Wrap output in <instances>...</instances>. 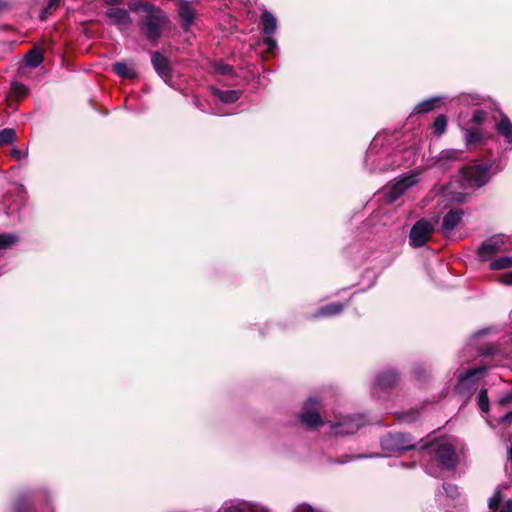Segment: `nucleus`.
<instances>
[{
    "instance_id": "obj_1",
    "label": "nucleus",
    "mask_w": 512,
    "mask_h": 512,
    "mask_svg": "<svg viewBox=\"0 0 512 512\" xmlns=\"http://www.w3.org/2000/svg\"><path fill=\"white\" fill-rule=\"evenodd\" d=\"M129 8L140 13L142 33L152 44H157L167 22L164 12L154 5L139 0L131 1Z\"/></svg>"
},
{
    "instance_id": "obj_2",
    "label": "nucleus",
    "mask_w": 512,
    "mask_h": 512,
    "mask_svg": "<svg viewBox=\"0 0 512 512\" xmlns=\"http://www.w3.org/2000/svg\"><path fill=\"white\" fill-rule=\"evenodd\" d=\"M489 180L488 168L481 164L462 168L459 175L455 177L452 186L458 184L463 191L455 192L454 199L458 202L464 201L466 191L473 190L485 185Z\"/></svg>"
},
{
    "instance_id": "obj_3",
    "label": "nucleus",
    "mask_w": 512,
    "mask_h": 512,
    "mask_svg": "<svg viewBox=\"0 0 512 512\" xmlns=\"http://www.w3.org/2000/svg\"><path fill=\"white\" fill-rule=\"evenodd\" d=\"M332 428V432L335 435H349L355 433L360 427L365 424L364 418L362 416H345L338 418L336 417V421H327Z\"/></svg>"
},
{
    "instance_id": "obj_4",
    "label": "nucleus",
    "mask_w": 512,
    "mask_h": 512,
    "mask_svg": "<svg viewBox=\"0 0 512 512\" xmlns=\"http://www.w3.org/2000/svg\"><path fill=\"white\" fill-rule=\"evenodd\" d=\"M434 231V225L430 221L420 219L410 231V242L413 247H422L429 240Z\"/></svg>"
},
{
    "instance_id": "obj_5",
    "label": "nucleus",
    "mask_w": 512,
    "mask_h": 512,
    "mask_svg": "<svg viewBox=\"0 0 512 512\" xmlns=\"http://www.w3.org/2000/svg\"><path fill=\"white\" fill-rule=\"evenodd\" d=\"M435 459L442 469L453 470L457 466L458 457L454 447L447 442L437 445Z\"/></svg>"
},
{
    "instance_id": "obj_6",
    "label": "nucleus",
    "mask_w": 512,
    "mask_h": 512,
    "mask_svg": "<svg viewBox=\"0 0 512 512\" xmlns=\"http://www.w3.org/2000/svg\"><path fill=\"white\" fill-rule=\"evenodd\" d=\"M381 446L389 452L404 451L414 447L410 435L404 433L389 434L383 437Z\"/></svg>"
},
{
    "instance_id": "obj_7",
    "label": "nucleus",
    "mask_w": 512,
    "mask_h": 512,
    "mask_svg": "<svg viewBox=\"0 0 512 512\" xmlns=\"http://www.w3.org/2000/svg\"><path fill=\"white\" fill-rule=\"evenodd\" d=\"M506 241L507 238L504 235H495L485 240L477 250L479 260L488 261L493 255L504 249Z\"/></svg>"
},
{
    "instance_id": "obj_8",
    "label": "nucleus",
    "mask_w": 512,
    "mask_h": 512,
    "mask_svg": "<svg viewBox=\"0 0 512 512\" xmlns=\"http://www.w3.org/2000/svg\"><path fill=\"white\" fill-rule=\"evenodd\" d=\"M485 371V367L469 369L465 374L459 376L456 390L463 395L468 394L470 390L475 386L476 381L484 375Z\"/></svg>"
},
{
    "instance_id": "obj_9",
    "label": "nucleus",
    "mask_w": 512,
    "mask_h": 512,
    "mask_svg": "<svg viewBox=\"0 0 512 512\" xmlns=\"http://www.w3.org/2000/svg\"><path fill=\"white\" fill-rule=\"evenodd\" d=\"M263 26V33L265 35L263 44L267 47L268 51H273L276 48V41L273 39V34L276 32L277 20L272 13L265 10L261 16Z\"/></svg>"
},
{
    "instance_id": "obj_10",
    "label": "nucleus",
    "mask_w": 512,
    "mask_h": 512,
    "mask_svg": "<svg viewBox=\"0 0 512 512\" xmlns=\"http://www.w3.org/2000/svg\"><path fill=\"white\" fill-rule=\"evenodd\" d=\"M418 182L417 175H406L394 183L386 193L388 202L396 201L407 189Z\"/></svg>"
},
{
    "instance_id": "obj_11",
    "label": "nucleus",
    "mask_w": 512,
    "mask_h": 512,
    "mask_svg": "<svg viewBox=\"0 0 512 512\" xmlns=\"http://www.w3.org/2000/svg\"><path fill=\"white\" fill-rule=\"evenodd\" d=\"M318 403L316 397H310L304 407V412L301 415V422L308 428H317L323 425L325 422L321 419L320 415L316 411L309 409V405H315Z\"/></svg>"
},
{
    "instance_id": "obj_12",
    "label": "nucleus",
    "mask_w": 512,
    "mask_h": 512,
    "mask_svg": "<svg viewBox=\"0 0 512 512\" xmlns=\"http://www.w3.org/2000/svg\"><path fill=\"white\" fill-rule=\"evenodd\" d=\"M152 65L157 74L165 81L171 78V68L168 60L159 52L152 53L151 56Z\"/></svg>"
},
{
    "instance_id": "obj_13",
    "label": "nucleus",
    "mask_w": 512,
    "mask_h": 512,
    "mask_svg": "<svg viewBox=\"0 0 512 512\" xmlns=\"http://www.w3.org/2000/svg\"><path fill=\"white\" fill-rule=\"evenodd\" d=\"M107 17L121 29H126L131 24L129 13L120 8H110L106 12Z\"/></svg>"
},
{
    "instance_id": "obj_14",
    "label": "nucleus",
    "mask_w": 512,
    "mask_h": 512,
    "mask_svg": "<svg viewBox=\"0 0 512 512\" xmlns=\"http://www.w3.org/2000/svg\"><path fill=\"white\" fill-rule=\"evenodd\" d=\"M463 212L461 210H451L443 218L442 231L450 233L461 221Z\"/></svg>"
},
{
    "instance_id": "obj_15",
    "label": "nucleus",
    "mask_w": 512,
    "mask_h": 512,
    "mask_svg": "<svg viewBox=\"0 0 512 512\" xmlns=\"http://www.w3.org/2000/svg\"><path fill=\"white\" fill-rule=\"evenodd\" d=\"M495 128L498 134L503 136L512 147V122L505 114L500 115V120L496 123Z\"/></svg>"
},
{
    "instance_id": "obj_16",
    "label": "nucleus",
    "mask_w": 512,
    "mask_h": 512,
    "mask_svg": "<svg viewBox=\"0 0 512 512\" xmlns=\"http://www.w3.org/2000/svg\"><path fill=\"white\" fill-rule=\"evenodd\" d=\"M397 382V375L394 371H387L379 375L375 381V386L380 389H388L395 385Z\"/></svg>"
},
{
    "instance_id": "obj_17",
    "label": "nucleus",
    "mask_w": 512,
    "mask_h": 512,
    "mask_svg": "<svg viewBox=\"0 0 512 512\" xmlns=\"http://www.w3.org/2000/svg\"><path fill=\"white\" fill-rule=\"evenodd\" d=\"M178 13L183 21L184 28L187 29L193 22L195 17V11L187 2H182L179 5Z\"/></svg>"
},
{
    "instance_id": "obj_18",
    "label": "nucleus",
    "mask_w": 512,
    "mask_h": 512,
    "mask_svg": "<svg viewBox=\"0 0 512 512\" xmlns=\"http://www.w3.org/2000/svg\"><path fill=\"white\" fill-rule=\"evenodd\" d=\"M213 93L223 103H233L240 97V93L235 90L222 91L219 89H213Z\"/></svg>"
},
{
    "instance_id": "obj_19",
    "label": "nucleus",
    "mask_w": 512,
    "mask_h": 512,
    "mask_svg": "<svg viewBox=\"0 0 512 512\" xmlns=\"http://www.w3.org/2000/svg\"><path fill=\"white\" fill-rule=\"evenodd\" d=\"M113 70L120 77L132 79L136 76L135 70L125 62L115 63Z\"/></svg>"
},
{
    "instance_id": "obj_20",
    "label": "nucleus",
    "mask_w": 512,
    "mask_h": 512,
    "mask_svg": "<svg viewBox=\"0 0 512 512\" xmlns=\"http://www.w3.org/2000/svg\"><path fill=\"white\" fill-rule=\"evenodd\" d=\"M343 305L341 303H332L320 308L315 317H328L339 314L343 310Z\"/></svg>"
},
{
    "instance_id": "obj_21",
    "label": "nucleus",
    "mask_w": 512,
    "mask_h": 512,
    "mask_svg": "<svg viewBox=\"0 0 512 512\" xmlns=\"http://www.w3.org/2000/svg\"><path fill=\"white\" fill-rule=\"evenodd\" d=\"M483 134L478 129L467 128L464 131V140L466 145L479 144L483 142Z\"/></svg>"
},
{
    "instance_id": "obj_22",
    "label": "nucleus",
    "mask_w": 512,
    "mask_h": 512,
    "mask_svg": "<svg viewBox=\"0 0 512 512\" xmlns=\"http://www.w3.org/2000/svg\"><path fill=\"white\" fill-rule=\"evenodd\" d=\"M512 267V256H502L492 260L489 264L491 270H503Z\"/></svg>"
},
{
    "instance_id": "obj_23",
    "label": "nucleus",
    "mask_w": 512,
    "mask_h": 512,
    "mask_svg": "<svg viewBox=\"0 0 512 512\" xmlns=\"http://www.w3.org/2000/svg\"><path fill=\"white\" fill-rule=\"evenodd\" d=\"M461 155H462V151H460V150L446 149V150L441 151L438 160L440 162H442L443 164H446L450 161L459 159L461 157Z\"/></svg>"
},
{
    "instance_id": "obj_24",
    "label": "nucleus",
    "mask_w": 512,
    "mask_h": 512,
    "mask_svg": "<svg viewBox=\"0 0 512 512\" xmlns=\"http://www.w3.org/2000/svg\"><path fill=\"white\" fill-rule=\"evenodd\" d=\"M456 99L461 105H479L481 100L477 94L466 93L460 94Z\"/></svg>"
},
{
    "instance_id": "obj_25",
    "label": "nucleus",
    "mask_w": 512,
    "mask_h": 512,
    "mask_svg": "<svg viewBox=\"0 0 512 512\" xmlns=\"http://www.w3.org/2000/svg\"><path fill=\"white\" fill-rule=\"evenodd\" d=\"M43 61L42 53L33 49L26 55V62L31 67H37Z\"/></svg>"
},
{
    "instance_id": "obj_26",
    "label": "nucleus",
    "mask_w": 512,
    "mask_h": 512,
    "mask_svg": "<svg viewBox=\"0 0 512 512\" xmlns=\"http://www.w3.org/2000/svg\"><path fill=\"white\" fill-rule=\"evenodd\" d=\"M438 101H439V98H437V97L424 100V101L420 102L415 107V111L417 113H427V112L433 110L435 103Z\"/></svg>"
},
{
    "instance_id": "obj_27",
    "label": "nucleus",
    "mask_w": 512,
    "mask_h": 512,
    "mask_svg": "<svg viewBox=\"0 0 512 512\" xmlns=\"http://www.w3.org/2000/svg\"><path fill=\"white\" fill-rule=\"evenodd\" d=\"M16 138L14 129L5 128L0 131V146L12 143Z\"/></svg>"
},
{
    "instance_id": "obj_28",
    "label": "nucleus",
    "mask_w": 512,
    "mask_h": 512,
    "mask_svg": "<svg viewBox=\"0 0 512 512\" xmlns=\"http://www.w3.org/2000/svg\"><path fill=\"white\" fill-rule=\"evenodd\" d=\"M27 92L28 89L23 83L15 81L11 84V94L15 98H22L27 94Z\"/></svg>"
},
{
    "instance_id": "obj_29",
    "label": "nucleus",
    "mask_w": 512,
    "mask_h": 512,
    "mask_svg": "<svg viewBox=\"0 0 512 512\" xmlns=\"http://www.w3.org/2000/svg\"><path fill=\"white\" fill-rule=\"evenodd\" d=\"M447 127V117L443 114L437 116L433 123L435 133L441 135L445 132Z\"/></svg>"
},
{
    "instance_id": "obj_30",
    "label": "nucleus",
    "mask_w": 512,
    "mask_h": 512,
    "mask_svg": "<svg viewBox=\"0 0 512 512\" xmlns=\"http://www.w3.org/2000/svg\"><path fill=\"white\" fill-rule=\"evenodd\" d=\"M477 400H478V405H479L480 409L483 412H488V410H489V399H488V395H487V390L486 389H481L479 391L478 396H477Z\"/></svg>"
},
{
    "instance_id": "obj_31",
    "label": "nucleus",
    "mask_w": 512,
    "mask_h": 512,
    "mask_svg": "<svg viewBox=\"0 0 512 512\" xmlns=\"http://www.w3.org/2000/svg\"><path fill=\"white\" fill-rule=\"evenodd\" d=\"M487 113L484 110L476 109L470 119V123L475 125H481L485 122Z\"/></svg>"
},
{
    "instance_id": "obj_32",
    "label": "nucleus",
    "mask_w": 512,
    "mask_h": 512,
    "mask_svg": "<svg viewBox=\"0 0 512 512\" xmlns=\"http://www.w3.org/2000/svg\"><path fill=\"white\" fill-rule=\"evenodd\" d=\"M17 242V237L12 234H0V249L7 248Z\"/></svg>"
},
{
    "instance_id": "obj_33",
    "label": "nucleus",
    "mask_w": 512,
    "mask_h": 512,
    "mask_svg": "<svg viewBox=\"0 0 512 512\" xmlns=\"http://www.w3.org/2000/svg\"><path fill=\"white\" fill-rule=\"evenodd\" d=\"M503 496L500 490H496L493 496L489 500V508L491 510H497L500 503L502 502Z\"/></svg>"
},
{
    "instance_id": "obj_34",
    "label": "nucleus",
    "mask_w": 512,
    "mask_h": 512,
    "mask_svg": "<svg viewBox=\"0 0 512 512\" xmlns=\"http://www.w3.org/2000/svg\"><path fill=\"white\" fill-rule=\"evenodd\" d=\"M60 0H49L47 7L42 11L41 19L44 20L51 10L56 9L59 6Z\"/></svg>"
},
{
    "instance_id": "obj_35",
    "label": "nucleus",
    "mask_w": 512,
    "mask_h": 512,
    "mask_svg": "<svg viewBox=\"0 0 512 512\" xmlns=\"http://www.w3.org/2000/svg\"><path fill=\"white\" fill-rule=\"evenodd\" d=\"M443 490L444 492L446 493V495L450 498H454L458 495V489L455 485H452V484H444L443 485Z\"/></svg>"
},
{
    "instance_id": "obj_36",
    "label": "nucleus",
    "mask_w": 512,
    "mask_h": 512,
    "mask_svg": "<svg viewBox=\"0 0 512 512\" xmlns=\"http://www.w3.org/2000/svg\"><path fill=\"white\" fill-rule=\"evenodd\" d=\"M497 280L501 284L512 285V271L500 274Z\"/></svg>"
},
{
    "instance_id": "obj_37",
    "label": "nucleus",
    "mask_w": 512,
    "mask_h": 512,
    "mask_svg": "<svg viewBox=\"0 0 512 512\" xmlns=\"http://www.w3.org/2000/svg\"><path fill=\"white\" fill-rule=\"evenodd\" d=\"M10 155L14 159L20 160V159L25 158L27 156V151L26 150H21L19 148H12L11 151H10Z\"/></svg>"
},
{
    "instance_id": "obj_38",
    "label": "nucleus",
    "mask_w": 512,
    "mask_h": 512,
    "mask_svg": "<svg viewBox=\"0 0 512 512\" xmlns=\"http://www.w3.org/2000/svg\"><path fill=\"white\" fill-rule=\"evenodd\" d=\"M512 401V391L511 392H508L505 396H502L499 400H498V405L499 406H506L508 405L510 402Z\"/></svg>"
},
{
    "instance_id": "obj_39",
    "label": "nucleus",
    "mask_w": 512,
    "mask_h": 512,
    "mask_svg": "<svg viewBox=\"0 0 512 512\" xmlns=\"http://www.w3.org/2000/svg\"><path fill=\"white\" fill-rule=\"evenodd\" d=\"M293 512H321V511L315 510L307 504H300L294 509Z\"/></svg>"
},
{
    "instance_id": "obj_40",
    "label": "nucleus",
    "mask_w": 512,
    "mask_h": 512,
    "mask_svg": "<svg viewBox=\"0 0 512 512\" xmlns=\"http://www.w3.org/2000/svg\"><path fill=\"white\" fill-rule=\"evenodd\" d=\"M223 512H244V510L242 508H240L239 506L237 505H234V504H225L223 507Z\"/></svg>"
},
{
    "instance_id": "obj_41",
    "label": "nucleus",
    "mask_w": 512,
    "mask_h": 512,
    "mask_svg": "<svg viewBox=\"0 0 512 512\" xmlns=\"http://www.w3.org/2000/svg\"><path fill=\"white\" fill-rule=\"evenodd\" d=\"M498 421L502 424H512V410L501 416Z\"/></svg>"
},
{
    "instance_id": "obj_42",
    "label": "nucleus",
    "mask_w": 512,
    "mask_h": 512,
    "mask_svg": "<svg viewBox=\"0 0 512 512\" xmlns=\"http://www.w3.org/2000/svg\"><path fill=\"white\" fill-rule=\"evenodd\" d=\"M499 512H512V500L506 501L500 508Z\"/></svg>"
},
{
    "instance_id": "obj_43",
    "label": "nucleus",
    "mask_w": 512,
    "mask_h": 512,
    "mask_svg": "<svg viewBox=\"0 0 512 512\" xmlns=\"http://www.w3.org/2000/svg\"><path fill=\"white\" fill-rule=\"evenodd\" d=\"M219 72L221 74H230L232 72V68L228 65H221L219 67Z\"/></svg>"
},
{
    "instance_id": "obj_44",
    "label": "nucleus",
    "mask_w": 512,
    "mask_h": 512,
    "mask_svg": "<svg viewBox=\"0 0 512 512\" xmlns=\"http://www.w3.org/2000/svg\"><path fill=\"white\" fill-rule=\"evenodd\" d=\"M508 459L512 461V445L508 447Z\"/></svg>"
},
{
    "instance_id": "obj_45",
    "label": "nucleus",
    "mask_w": 512,
    "mask_h": 512,
    "mask_svg": "<svg viewBox=\"0 0 512 512\" xmlns=\"http://www.w3.org/2000/svg\"><path fill=\"white\" fill-rule=\"evenodd\" d=\"M4 7H6V2H5V1H3V0H0V11H1Z\"/></svg>"
},
{
    "instance_id": "obj_46",
    "label": "nucleus",
    "mask_w": 512,
    "mask_h": 512,
    "mask_svg": "<svg viewBox=\"0 0 512 512\" xmlns=\"http://www.w3.org/2000/svg\"><path fill=\"white\" fill-rule=\"evenodd\" d=\"M255 512H268V510L265 508H261V509L256 510Z\"/></svg>"
}]
</instances>
